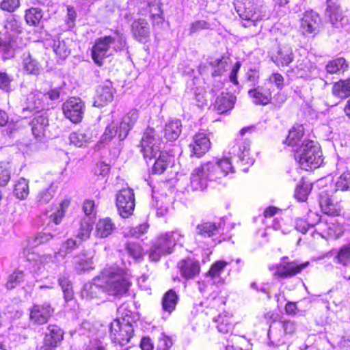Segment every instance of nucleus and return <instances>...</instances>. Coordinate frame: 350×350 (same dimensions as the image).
I'll return each mask as SVG.
<instances>
[{
	"mask_svg": "<svg viewBox=\"0 0 350 350\" xmlns=\"http://www.w3.org/2000/svg\"><path fill=\"white\" fill-rule=\"evenodd\" d=\"M129 286V282L124 269L113 265L105 268L94 280V283L85 284L81 295L83 299H91L96 297L102 289L109 295H119L125 293Z\"/></svg>",
	"mask_w": 350,
	"mask_h": 350,
	"instance_id": "f257e3e1",
	"label": "nucleus"
},
{
	"mask_svg": "<svg viewBox=\"0 0 350 350\" xmlns=\"http://www.w3.org/2000/svg\"><path fill=\"white\" fill-rule=\"evenodd\" d=\"M161 139L156 131L152 128H148L141 141V151L145 159H156L152 172L157 174L164 172L171 159L166 152L161 151Z\"/></svg>",
	"mask_w": 350,
	"mask_h": 350,
	"instance_id": "f03ea898",
	"label": "nucleus"
},
{
	"mask_svg": "<svg viewBox=\"0 0 350 350\" xmlns=\"http://www.w3.org/2000/svg\"><path fill=\"white\" fill-rule=\"evenodd\" d=\"M295 158L298 159L301 168L309 170L319 167L323 162L322 152L319 144L312 140L304 139L299 150H297Z\"/></svg>",
	"mask_w": 350,
	"mask_h": 350,
	"instance_id": "7ed1b4c3",
	"label": "nucleus"
},
{
	"mask_svg": "<svg viewBox=\"0 0 350 350\" xmlns=\"http://www.w3.org/2000/svg\"><path fill=\"white\" fill-rule=\"evenodd\" d=\"M110 338L116 347H123L129 343L133 334L131 323L124 319H115L109 326Z\"/></svg>",
	"mask_w": 350,
	"mask_h": 350,
	"instance_id": "20e7f679",
	"label": "nucleus"
},
{
	"mask_svg": "<svg viewBox=\"0 0 350 350\" xmlns=\"http://www.w3.org/2000/svg\"><path fill=\"white\" fill-rule=\"evenodd\" d=\"M236 12L243 20L255 23L262 19V14L254 0H235L234 2Z\"/></svg>",
	"mask_w": 350,
	"mask_h": 350,
	"instance_id": "39448f33",
	"label": "nucleus"
},
{
	"mask_svg": "<svg viewBox=\"0 0 350 350\" xmlns=\"http://www.w3.org/2000/svg\"><path fill=\"white\" fill-rule=\"evenodd\" d=\"M116 206L119 214L124 218H127L133 214L135 203V194L132 189L124 188L118 192Z\"/></svg>",
	"mask_w": 350,
	"mask_h": 350,
	"instance_id": "423d86ee",
	"label": "nucleus"
},
{
	"mask_svg": "<svg viewBox=\"0 0 350 350\" xmlns=\"http://www.w3.org/2000/svg\"><path fill=\"white\" fill-rule=\"evenodd\" d=\"M115 38L107 36L97 38L92 49V58L98 66L103 64V60L111 55V45L115 42Z\"/></svg>",
	"mask_w": 350,
	"mask_h": 350,
	"instance_id": "0eeeda50",
	"label": "nucleus"
},
{
	"mask_svg": "<svg viewBox=\"0 0 350 350\" xmlns=\"http://www.w3.org/2000/svg\"><path fill=\"white\" fill-rule=\"evenodd\" d=\"M211 165L204 163L193 170L191 174L190 186L193 191L203 190L206 187L208 180H215L209 174H212Z\"/></svg>",
	"mask_w": 350,
	"mask_h": 350,
	"instance_id": "6e6552de",
	"label": "nucleus"
},
{
	"mask_svg": "<svg viewBox=\"0 0 350 350\" xmlns=\"http://www.w3.org/2000/svg\"><path fill=\"white\" fill-rule=\"evenodd\" d=\"M286 259H288V257H283L282 261L275 265V275L283 278L293 277L301 273L309 265L308 261L299 263L297 261L287 262L286 261Z\"/></svg>",
	"mask_w": 350,
	"mask_h": 350,
	"instance_id": "1a4fd4ad",
	"label": "nucleus"
},
{
	"mask_svg": "<svg viewBox=\"0 0 350 350\" xmlns=\"http://www.w3.org/2000/svg\"><path fill=\"white\" fill-rule=\"evenodd\" d=\"M62 110L66 118L74 123H78L82 120L85 103L80 98L72 97L63 104Z\"/></svg>",
	"mask_w": 350,
	"mask_h": 350,
	"instance_id": "9d476101",
	"label": "nucleus"
},
{
	"mask_svg": "<svg viewBox=\"0 0 350 350\" xmlns=\"http://www.w3.org/2000/svg\"><path fill=\"white\" fill-rule=\"evenodd\" d=\"M64 338L63 330L56 325H49L44 333L43 342L38 344L36 350H55Z\"/></svg>",
	"mask_w": 350,
	"mask_h": 350,
	"instance_id": "9b49d317",
	"label": "nucleus"
},
{
	"mask_svg": "<svg viewBox=\"0 0 350 350\" xmlns=\"http://www.w3.org/2000/svg\"><path fill=\"white\" fill-rule=\"evenodd\" d=\"M29 320L33 324L43 325L52 317L54 309L49 303L35 304L29 309Z\"/></svg>",
	"mask_w": 350,
	"mask_h": 350,
	"instance_id": "f8f14e48",
	"label": "nucleus"
},
{
	"mask_svg": "<svg viewBox=\"0 0 350 350\" xmlns=\"http://www.w3.org/2000/svg\"><path fill=\"white\" fill-rule=\"evenodd\" d=\"M336 1V0H327L326 16L334 27H344L349 23V18L342 14Z\"/></svg>",
	"mask_w": 350,
	"mask_h": 350,
	"instance_id": "ddd939ff",
	"label": "nucleus"
},
{
	"mask_svg": "<svg viewBox=\"0 0 350 350\" xmlns=\"http://www.w3.org/2000/svg\"><path fill=\"white\" fill-rule=\"evenodd\" d=\"M114 92L112 83L109 81H107L102 85H100L96 90L94 106L101 107L111 102L113 98Z\"/></svg>",
	"mask_w": 350,
	"mask_h": 350,
	"instance_id": "4468645a",
	"label": "nucleus"
},
{
	"mask_svg": "<svg viewBox=\"0 0 350 350\" xmlns=\"http://www.w3.org/2000/svg\"><path fill=\"white\" fill-rule=\"evenodd\" d=\"M131 31L133 38L142 43L146 42L150 36V28L146 19L134 20L131 25Z\"/></svg>",
	"mask_w": 350,
	"mask_h": 350,
	"instance_id": "2eb2a0df",
	"label": "nucleus"
},
{
	"mask_svg": "<svg viewBox=\"0 0 350 350\" xmlns=\"http://www.w3.org/2000/svg\"><path fill=\"white\" fill-rule=\"evenodd\" d=\"M177 266L181 276L186 280L195 278L200 272V265L199 262L192 258H187L181 260L178 262Z\"/></svg>",
	"mask_w": 350,
	"mask_h": 350,
	"instance_id": "dca6fc26",
	"label": "nucleus"
},
{
	"mask_svg": "<svg viewBox=\"0 0 350 350\" xmlns=\"http://www.w3.org/2000/svg\"><path fill=\"white\" fill-rule=\"evenodd\" d=\"M206 164L211 165L212 174H209L211 178L215 180L226 176L230 173H234V170L232 165L230 158H224L219 160L217 163L208 162Z\"/></svg>",
	"mask_w": 350,
	"mask_h": 350,
	"instance_id": "f3484780",
	"label": "nucleus"
},
{
	"mask_svg": "<svg viewBox=\"0 0 350 350\" xmlns=\"http://www.w3.org/2000/svg\"><path fill=\"white\" fill-rule=\"evenodd\" d=\"M43 102V93L38 90L31 92L27 95L23 110V111H29L31 112L38 113L43 111L45 108Z\"/></svg>",
	"mask_w": 350,
	"mask_h": 350,
	"instance_id": "a211bd4d",
	"label": "nucleus"
},
{
	"mask_svg": "<svg viewBox=\"0 0 350 350\" xmlns=\"http://www.w3.org/2000/svg\"><path fill=\"white\" fill-rule=\"evenodd\" d=\"M189 147L192 154L200 157L209 150L211 142L205 133H198L193 136Z\"/></svg>",
	"mask_w": 350,
	"mask_h": 350,
	"instance_id": "6ab92c4d",
	"label": "nucleus"
},
{
	"mask_svg": "<svg viewBox=\"0 0 350 350\" xmlns=\"http://www.w3.org/2000/svg\"><path fill=\"white\" fill-rule=\"evenodd\" d=\"M278 66H288L294 60L293 49L289 44H280L275 54L271 57Z\"/></svg>",
	"mask_w": 350,
	"mask_h": 350,
	"instance_id": "aec40b11",
	"label": "nucleus"
},
{
	"mask_svg": "<svg viewBox=\"0 0 350 350\" xmlns=\"http://www.w3.org/2000/svg\"><path fill=\"white\" fill-rule=\"evenodd\" d=\"M321 24L319 15L313 10L306 11L301 18V27L305 32L311 33L319 31Z\"/></svg>",
	"mask_w": 350,
	"mask_h": 350,
	"instance_id": "412c9836",
	"label": "nucleus"
},
{
	"mask_svg": "<svg viewBox=\"0 0 350 350\" xmlns=\"http://www.w3.org/2000/svg\"><path fill=\"white\" fill-rule=\"evenodd\" d=\"M319 205L321 211L329 216H339L342 210L340 204L338 202H334L327 193H321L320 195Z\"/></svg>",
	"mask_w": 350,
	"mask_h": 350,
	"instance_id": "4be33fe9",
	"label": "nucleus"
},
{
	"mask_svg": "<svg viewBox=\"0 0 350 350\" xmlns=\"http://www.w3.org/2000/svg\"><path fill=\"white\" fill-rule=\"evenodd\" d=\"M139 118L137 110L132 109L123 118L119 123V134L120 140H124L128 135L129 131L133 127Z\"/></svg>",
	"mask_w": 350,
	"mask_h": 350,
	"instance_id": "5701e85b",
	"label": "nucleus"
},
{
	"mask_svg": "<svg viewBox=\"0 0 350 350\" xmlns=\"http://www.w3.org/2000/svg\"><path fill=\"white\" fill-rule=\"evenodd\" d=\"M236 97L228 92H222L214 103V109L219 113H224L234 107Z\"/></svg>",
	"mask_w": 350,
	"mask_h": 350,
	"instance_id": "b1692460",
	"label": "nucleus"
},
{
	"mask_svg": "<svg viewBox=\"0 0 350 350\" xmlns=\"http://www.w3.org/2000/svg\"><path fill=\"white\" fill-rule=\"evenodd\" d=\"M248 94L252 98V101L255 105H266L271 100V92L270 90L260 86L250 90Z\"/></svg>",
	"mask_w": 350,
	"mask_h": 350,
	"instance_id": "393cba45",
	"label": "nucleus"
},
{
	"mask_svg": "<svg viewBox=\"0 0 350 350\" xmlns=\"http://www.w3.org/2000/svg\"><path fill=\"white\" fill-rule=\"evenodd\" d=\"M31 131L36 138L44 135L45 130L49 125V120L45 113L36 115L31 122Z\"/></svg>",
	"mask_w": 350,
	"mask_h": 350,
	"instance_id": "a878e982",
	"label": "nucleus"
},
{
	"mask_svg": "<svg viewBox=\"0 0 350 350\" xmlns=\"http://www.w3.org/2000/svg\"><path fill=\"white\" fill-rule=\"evenodd\" d=\"M22 66L27 74L34 75H38L42 68L40 63L29 52L23 53Z\"/></svg>",
	"mask_w": 350,
	"mask_h": 350,
	"instance_id": "bb28decb",
	"label": "nucleus"
},
{
	"mask_svg": "<svg viewBox=\"0 0 350 350\" xmlns=\"http://www.w3.org/2000/svg\"><path fill=\"white\" fill-rule=\"evenodd\" d=\"M220 223L202 221L197 225L196 232L204 238H208L219 233Z\"/></svg>",
	"mask_w": 350,
	"mask_h": 350,
	"instance_id": "cd10ccee",
	"label": "nucleus"
},
{
	"mask_svg": "<svg viewBox=\"0 0 350 350\" xmlns=\"http://www.w3.org/2000/svg\"><path fill=\"white\" fill-rule=\"evenodd\" d=\"M182 131V124L179 120H172L164 128V137L168 141L176 140Z\"/></svg>",
	"mask_w": 350,
	"mask_h": 350,
	"instance_id": "c85d7f7f",
	"label": "nucleus"
},
{
	"mask_svg": "<svg viewBox=\"0 0 350 350\" xmlns=\"http://www.w3.org/2000/svg\"><path fill=\"white\" fill-rule=\"evenodd\" d=\"M115 229L114 224L111 219H100L96 226V235L97 238L104 239L110 235Z\"/></svg>",
	"mask_w": 350,
	"mask_h": 350,
	"instance_id": "c756f323",
	"label": "nucleus"
},
{
	"mask_svg": "<svg viewBox=\"0 0 350 350\" xmlns=\"http://www.w3.org/2000/svg\"><path fill=\"white\" fill-rule=\"evenodd\" d=\"M303 135L304 132L301 127L297 129L293 128L289 131L288 135L286 139V144H287L288 146L294 147L295 153L304 142V140H301Z\"/></svg>",
	"mask_w": 350,
	"mask_h": 350,
	"instance_id": "7c9ffc66",
	"label": "nucleus"
},
{
	"mask_svg": "<svg viewBox=\"0 0 350 350\" xmlns=\"http://www.w3.org/2000/svg\"><path fill=\"white\" fill-rule=\"evenodd\" d=\"M332 92L334 96L340 98L348 97L350 95V78L334 83Z\"/></svg>",
	"mask_w": 350,
	"mask_h": 350,
	"instance_id": "2f4dec72",
	"label": "nucleus"
},
{
	"mask_svg": "<svg viewBox=\"0 0 350 350\" xmlns=\"http://www.w3.org/2000/svg\"><path fill=\"white\" fill-rule=\"evenodd\" d=\"M237 155L239 159L245 164L253 163V160L250 157V142L247 139H239L237 142Z\"/></svg>",
	"mask_w": 350,
	"mask_h": 350,
	"instance_id": "473e14b6",
	"label": "nucleus"
},
{
	"mask_svg": "<svg viewBox=\"0 0 350 350\" xmlns=\"http://www.w3.org/2000/svg\"><path fill=\"white\" fill-rule=\"evenodd\" d=\"M91 135L85 130H79L70 134L69 139L70 144L77 147L85 146L90 139Z\"/></svg>",
	"mask_w": 350,
	"mask_h": 350,
	"instance_id": "72a5a7b5",
	"label": "nucleus"
},
{
	"mask_svg": "<svg viewBox=\"0 0 350 350\" xmlns=\"http://www.w3.org/2000/svg\"><path fill=\"white\" fill-rule=\"evenodd\" d=\"M52 48L55 53L62 59H65L70 53L66 41L59 36L53 40Z\"/></svg>",
	"mask_w": 350,
	"mask_h": 350,
	"instance_id": "f704fd0d",
	"label": "nucleus"
},
{
	"mask_svg": "<svg viewBox=\"0 0 350 350\" xmlns=\"http://www.w3.org/2000/svg\"><path fill=\"white\" fill-rule=\"evenodd\" d=\"M214 321L217 323V330L224 334L231 332L233 327L232 317L228 314H219L217 318H214Z\"/></svg>",
	"mask_w": 350,
	"mask_h": 350,
	"instance_id": "c9c22d12",
	"label": "nucleus"
},
{
	"mask_svg": "<svg viewBox=\"0 0 350 350\" xmlns=\"http://www.w3.org/2000/svg\"><path fill=\"white\" fill-rule=\"evenodd\" d=\"M178 295L173 290H170L163 297L162 307L164 311L171 313L176 307Z\"/></svg>",
	"mask_w": 350,
	"mask_h": 350,
	"instance_id": "e433bc0d",
	"label": "nucleus"
},
{
	"mask_svg": "<svg viewBox=\"0 0 350 350\" xmlns=\"http://www.w3.org/2000/svg\"><path fill=\"white\" fill-rule=\"evenodd\" d=\"M148 226L146 224H140L136 227H129L124 230L123 234L125 238L141 239L147 232Z\"/></svg>",
	"mask_w": 350,
	"mask_h": 350,
	"instance_id": "4c0bfd02",
	"label": "nucleus"
},
{
	"mask_svg": "<svg viewBox=\"0 0 350 350\" xmlns=\"http://www.w3.org/2000/svg\"><path fill=\"white\" fill-rule=\"evenodd\" d=\"M43 17V12L38 8H31L26 10L25 18L27 24L33 26L39 25Z\"/></svg>",
	"mask_w": 350,
	"mask_h": 350,
	"instance_id": "58836bf2",
	"label": "nucleus"
},
{
	"mask_svg": "<svg viewBox=\"0 0 350 350\" xmlns=\"http://www.w3.org/2000/svg\"><path fill=\"white\" fill-rule=\"evenodd\" d=\"M29 193V181L24 178H19L14 185V194L21 200L25 199Z\"/></svg>",
	"mask_w": 350,
	"mask_h": 350,
	"instance_id": "ea45409f",
	"label": "nucleus"
},
{
	"mask_svg": "<svg viewBox=\"0 0 350 350\" xmlns=\"http://www.w3.org/2000/svg\"><path fill=\"white\" fill-rule=\"evenodd\" d=\"M312 187V183L305 181L302 178L300 183L295 189V197L299 201H306L308 198V196L310 193Z\"/></svg>",
	"mask_w": 350,
	"mask_h": 350,
	"instance_id": "a19ab883",
	"label": "nucleus"
},
{
	"mask_svg": "<svg viewBox=\"0 0 350 350\" xmlns=\"http://www.w3.org/2000/svg\"><path fill=\"white\" fill-rule=\"evenodd\" d=\"M57 186L51 184L49 188L44 189L39 191L37 195L36 199L40 204L49 203L54 197Z\"/></svg>",
	"mask_w": 350,
	"mask_h": 350,
	"instance_id": "79ce46f5",
	"label": "nucleus"
},
{
	"mask_svg": "<svg viewBox=\"0 0 350 350\" xmlns=\"http://www.w3.org/2000/svg\"><path fill=\"white\" fill-rule=\"evenodd\" d=\"M347 68L346 60L342 58H337L329 61L326 65V70L329 74H335L340 71H344Z\"/></svg>",
	"mask_w": 350,
	"mask_h": 350,
	"instance_id": "37998d69",
	"label": "nucleus"
},
{
	"mask_svg": "<svg viewBox=\"0 0 350 350\" xmlns=\"http://www.w3.org/2000/svg\"><path fill=\"white\" fill-rule=\"evenodd\" d=\"M171 242H160L159 245L152 249L150 253V258L154 261H157L161 254H170L172 252V249L167 245V243Z\"/></svg>",
	"mask_w": 350,
	"mask_h": 350,
	"instance_id": "c03bdc74",
	"label": "nucleus"
},
{
	"mask_svg": "<svg viewBox=\"0 0 350 350\" xmlns=\"http://www.w3.org/2000/svg\"><path fill=\"white\" fill-rule=\"evenodd\" d=\"M210 65L213 68L212 75L213 77H218L226 72L228 62L224 58H217L210 62Z\"/></svg>",
	"mask_w": 350,
	"mask_h": 350,
	"instance_id": "a18cd8bd",
	"label": "nucleus"
},
{
	"mask_svg": "<svg viewBox=\"0 0 350 350\" xmlns=\"http://www.w3.org/2000/svg\"><path fill=\"white\" fill-rule=\"evenodd\" d=\"M336 191H350V171L342 173L335 183Z\"/></svg>",
	"mask_w": 350,
	"mask_h": 350,
	"instance_id": "49530a36",
	"label": "nucleus"
},
{
	"mask_svg": "<svg viewBox=\"0 0 350 350\" xmlns=\"http://www.w3.org/2000/svg\"><path fill=\"white\" fill-rule=\"evenodd\" d=\"M228 264V262L224 260L216 261L211 265L209 271L206 273V275L210 277L212 280L219 279L221 272Z\"/></svg>",
	"mask_w": 350,
	"mask_h": 350,
	"instance_id": "de8ad7c7",
	"label": "nucleus"
},
{
	"mask_svg": "<svg viewBox=\"0 0 350 350\" xmlns=\"http://www.w3.org/2000/svg\"><path fill=\"white\" fill-rule=\"evenodd\" d=\"M337 262L343 265L350 264V243L340 249L336 256Z\"/></svg>",
	"mask_w": 350,
	"mask_h": 350,
	"instance_id": "09e8293b",
	"label": "nucleus"
},
{
	"mask_svg": "<svg viewBox=\"0 0 350 350\" xmlns=\"http://www.w3.org/2000/svg\"><path fill=\"white\" fill-rule=\"evenodd\" d=\"M23 272L21 271H15L9 276L5 284L6 288L8 289H12L15 288L17 285L23 281Z\"/></svg>",
	"mask_w": 350,
	"mask_h": 350,
	"instance_id": "8fccbe9b",
	"label": "nucleus"
},
{
	"mask_svg": "<svg viewBox=\"0 0 350 350\" xmlns=\"http://www.w3.org/2000/svg\"><path fill=\"white\" fill-rule=\"evenodd\" d=\"M345 228L339 223L332 222L329 226L327 234L329 239H339L340 236L344 233Z\"/></svg>",
	"mask_w": 350,
	"mask_h": 350,
	"instance_id": "3c124183",
	"label": "nucleus"
},
{
	"mask_svg": "<svg viewBox=\"0 0 350 350\" xmlns=\"http://www.w3.org/2000/svg\"><path fill=\"white\" fill-rule=\"evenodd\" d=\"M310 64L307 59H304L295 67L294 72L299 77H305L310 72Z\"/></svg>",
	"mask_w": 350,
	"mask_h": 350,
	"instance_id": "603ef678",
	"label": "nucleus"
},
{
	"mask_svg": "<svg viewBox=\"0 0 350 350\" xmlns=\"http://www.w3.org/2000/svg\"><path fill=\"white\" fill-rule=\"evenodd\" d=\"M59 284L62 287L64 293V299L66 301L72 299L73 297V291L70 282L66 277H61L59 279Z\"/></svg>",
	"mask_w": 350,
	"mask_h": 350,
	"instance_id": "864d4df0",
	"label": "nucleus"
},
{
	"mask_svg": "<svg viewBox=\"0 0 350 350\" xmlns=\"http://www.w3.org/2000/svg\"><path fill=\"white\" fill-rule=\"evenodd\" d=\"M69 202V200H63L60 204V208L50 216L51 220L53 221L55 224H59L62 221V219L64 216L65 208L68 206Z\"/></svg>",
	"mask_w": 350,
	"mask_h": 350,
	"instance_id": "5fc2aeb1",
	"label": "nucleus"
},
{
	"mask_svg": "<svg viewBox=\"0 0 350 350\" xmlns=\"http://www.w3.org/2000/svg\"><path fill=\"white\" fill-rule=\"evenodd\" d=\"M119 131H120L119 124L112 122L111 124H109L107 126L105 131L104 133V135H103V139L104 140H107V139L110 140V139H113V137H118ZM118 139L119 141H120L119 139V138H118Z\"/></svg>",
	"mask_w": 350,
	"mask_h": 350,
	"instance_id": "6e6d98bb",
	"label": "nucleus"
},
{
	"mask_svg": "<svg viewBox=\"0 0 350 350\" xmlns=\"http://www.w3.org/2000/svg\"><path fill=\"white\" fill-rule=\"evenodd\" d=\"M92 229V225L88 221H83L77 237L81 240H85L90 238V234Z\"/></svg>",
	"mask_w": 350,
	"mask_h": 350,
	"instance_id": "4d7b16f0",
	"label": "nucleus"
},
{
	"mask_svg": "<svg viewBox=\"0 0 350 350\" xmlns=\"http://www.w3.org/2000/svg\"><path fill=\"white\" fill-rule=\"evenodd\" d=\"M126 251L135 259L140 258L143 254L142 249L136 242H129L126 244Z\"/></svg>",
	"mask_w": 350,
	"mask_h": 350,
	"instance_id": "13d9d810",
	"label": "nucleus"
},
{
	"mask_svg": "<svg viewBox=\"0 0 350 350\" xmlns=\"http://www.w3.org/2000/svg\"><path fill=\"white\" fill-rule=\"evenodd\" d=\"M12 77L8 73L4 72H0V89L2 90L10 92L12 91Z\"/></svg>",
	"mask_w": 350,
	"mask_h": 350,
	"instance_id": "bf43d9fd",
	"label": "nucleus"
},
{
	"mask_svg": "<svg viewBox=\"0 0 350 350\" xmlns=\"http://www.w3.org/2000/svg\"><path fill=\"white\" fill-rule=\"evenodd\" d=\"M209 305L213 308H220L225 305L226 301L224 297H219L218 291H213L207 297Z\"/></svg>",
	"mask_w": 350,
	"mask_h": 350,
	"instance_id": "052dcab7",
	"label": "nucleus"
},
{
	"mask_svg": "<svg viewBox=\"0 0 350 350\" xmlns=\"http://www.w3.org/2000/svg\"><path fill=\"white\" fill-rule=\"evenodd\" d=\"M67 253V251L64 252L63 251L62 248L60 249L58 254H56L53 257L51 256H44L41 258V262L43 264L44 268L49 270L51 268V264L55 263V260L58 258V256H64Z\"/></svg>",
	"mask_w": 350,
	"mask_h": 350,
	"instance_id": "680f3d73",
	"label": "nucleus"
},
{
	"mask_svg": "<svg viewBox=\"0 0 350 350\" xmlns=\"http://www.w3.org/2000/svg\"><path fill=\"white\" fill-rule=\"evenodd\" d=\"M10 179V171L9 164L5 163H0V185L5 186Z\"/></svg>",
	"mask_w": 350,
	"mask_h": 350,
	"instance_id": "e2e57ef3",
	"label": "nucleus"
},
{
	"mask_svg": "<svg viewBox=\"0 0 350 350\" xmlns=\"http://www.w3.org/2000/svg\"><path fill=\"white\" fill-rule=\"evenodd\" d=\"M312 216H314L316 217V220L314 221H312L310 224L307 223L305 220L304 219H298L297 221V223H296V225H297V228L300 230L302 233H306L308 230H309L310 228H312V226L314 225V223L319 221L321 219L319 217V216L315 214V213H312L310 215V217H312Z\"/></svg>",
	"mask_w": 350,
	"mask_h": 350,
	"instance_id": "0e129e2a",
	"label": "nucleus"
},
{
	"mask_svg": "<svg viewBox=\"0 0 350 350\" xmlns=\"http://www.w3.org/2000/svg\"><path fill=\"white\" fill-rule=\"evenodd\" d=\"M19 6V0H2L0 3L1 9L8 12H14Z\"/></svg>",
	"mask_w": 350,
	"mask_h": 350,
	"instance_id": "69168bd1",
	"label": "nucleus"
},
{
	"mask_svg": "<svg viewBox=\"0 0 350 350\" xmlns=\"http://www.w3.org/2000/svg\"><path fill=\"white\" fill-rule=\"evenodd\" d=\"M173 342L172 339L167 336L166 334L162 333L159 338L158 342V349L159 350H169V349L172 346Z\"/></svg>",
	"mask_w": 350,
	"mask_h": 350,
	"instance_id": "338daca9",
	"label": "nucleus"
},
{
	"mask_svg": "<svg viewBox=\"0 0 350 350\" xmlns=\"http://www.w3.org/2000/svg\"><path fill=\"white\" fill-rule=\"evenodd\" d=\"M209 28V24L204 21L200 20L192 23L189 28V33L193 34L202 29H207Z\"/></svg>",
	"mask_w": 350,
	"mask_h": 350,
	"instance_id": "774afa93",
	"label": "nucleus"
}]
</instances>
